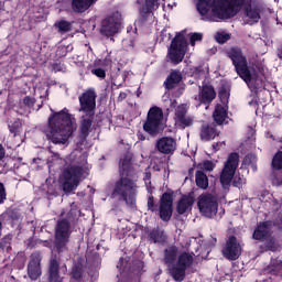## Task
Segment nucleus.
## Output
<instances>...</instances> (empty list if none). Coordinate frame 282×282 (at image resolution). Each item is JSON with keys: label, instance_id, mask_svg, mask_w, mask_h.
I'll return each instance as SVG.
<instances>
[{"label": "nucleus", "instance_id": "obj_1", "mask_svg": "<svg viewBox=\"0 0 282 282\" xmlns=\"http://www.w3.org/2000/svg\"><path fill=\"white\" fill-rule=\"evenodd\" d=\"M111 199L124 202L129 208H135L138 193H135V181L133 180V165L131 158L124 156L119 163V178L115 182Z\"/></svg>", "mask_w": 282, "mask_h": 282}, {"label": "nucleus", "instance_id": "obj_2", "mask_svg": "<svg viewBox=\"0 0 282 282\" xmlns=\"http://www.w3.org/2000/svg\"><path fill=\"white\" fill-rule=\"evenodd\" d=\"M226 56L230 58L236 73L242 80L254 91L259 89H265V70L263 67L258 66L257 69L250 72L248 66V58L243 55V51L239 46L230 47L226 51Z\"/></svg>", "mask_w": 282, "mask_h": 282}, {"label": "nucleus", "instance_id": "obj_3", "mask_svg": "<svg viewBox=\"0 0 282 282\" xmlns=\"http://www.w3.org/2000/svg\"><path fill=\"white\" fill-rule=\"evenodd\" d=\"M74 131H76V124L72 120V113H69V109L64 108L50 115L44 133L53 144H67V140L72 138Z\"/></svg>", "mask_w": 282, "mask_h": 282}, {"label": "nucleus", "instance_id": "obj_4", "mask_svg": "<svg viewBox=\"0 0 282 282\" xmlns=\"http://www.w3.org/2000/svg\"><path fill=\"white\" fill-rule=\"evenodd\" d=\"M246 0H197L196 8L202 17L212 12L216 19H235L243 10Z\"/></svg>", "mask_w": 282, "mask_h": 282}, {"label": "nucleus", "instance_id": "obj_5", "mask_svg": "<svg viewBox=\"0 0 282 282\" xmlns=\"http://www.w3.org/2000/svg\"><path fill=\"white\" fill-rule=\"evenodd\" d=\"M178 252L180 249L176 246L164 249L163 263L166 265L170 276L176 282H182L186 279V271L193 268L195 258L186 251L177 257Z\"/></svg>", "mask_w": 282, "mask_h": 282}, {"label": "nucleus", "instance_id": "obj_6", "mask_svg": "<svg viewBox=\"0 0 282 282\" xmlns=\"http://www.w3.org/2000/svg\"><path fill=\"white\" fill-rule=\"evenodd\" d=\"M96 98H98V94H96V89L94 88H88L78 97L79 111L85 113V116H82L79 126V138L83 142H85V140L89 138V133H91V126L94 124V118L96 116Z\"/></svg>", "mask_w": 282, "mask_h": 282}, {"label": "nucleus", "instance_id": "obj_7", "mask_svg": "<svg viewBox=\"0 0 282 282\" xmlns=\"http://www.w3.org/2000/svg\"><path fill=\"white\" fill-rule=\"evenodd\" d=\"M72 232H74V212L69 210L66 217L58 218L55 224L53 248L57 254L69 252Z\"/></svg>", "mask_w": 282, "mask_h": 282}, {"label": "nucleus", "instance_id": "obj_8", "mask_svg": "<svg viewBox=\"0 0 282 282\" xmlns=\"http://www.w3.org/2000/svg\"><path fill=\"white\" fill-rule=\"evenodd\" d=\"M237 169H239V153L231 152L228 155L227 161L225 162L220 173L221 186H230V184L232 183V186L239 188L240 186H243V184H246V177H243V175L241 174H236Z\"/></svg>", "mask_w": 282, "mask_h": 282}, {"label": "nucleus", "instance_id": "obj_9", "mask_svg": "<svg viewBox=\"0 0 282 282\" xmlns=\"http://www.w3.org/2000/svg\"><path fill=\"white\" fill-rule=\"evenodd\" d=\"M148 210L150 213H158L162 221L169 223L171 217H173V192H165L160 197L159 207L155 204V197L153 195L148 198Z\"/></svg>", "mask_w": 282, "mask_h": 282}, {"label": "nucleus", "instance_id": "obj_10", "mask_svg": "<svg viewBox=\"0 0 282 282\" xmlns=\"http://www.w3.org/2000/svg\"><path fill=\"white\" fill-rule=\"evenodd\" d=\"M63 177L62 189L68 194L74 193V191L80 186V182L87 176H85V167L80 165H69L64 169Z\"/></svg>", "mask_w": 282, "mask_h": 282}, {"label": "nucleus", "instance_id": "obj_11", "mask_svg": "<svg viewBox=\"0 0 282 282\" xmlns=\"http://www.w3.org/2000/svg\"><path fill=\"white\" fill-rule=\"evenodd\" d=\"M187 50L188 42L186 41V36L182 33H176L167 48V58L170 63H172V65H180V63L184 61Z\"/></svg>", "mask_w": 282, "mask_h": 282}, {"label": "nucleus", "instance_id": "obj_12", "mask_svg": "<svg viewBox=\"0 0 282 282\" xmlns=\"http://www.w3.org/2000/svg\"><path fill=\"white\" fill-rule=\"evenodd\" d=\"M162 120H164V110L158 106L151 107L148 111L147 120L143 123V131L155 138L160 133Z\"/></svg>", "mask_w": 282, "mask_h": 282}, {"label": "nucleus", "instance_id": "obj_13", "mask_svg": "<svg viewBox=\"0 0 282 282\" xmlns=\"http://www.w3.org/2000/svg\"><path fill=\"white\" fill-rule=\"evenodd\" d=\"M197 206L199 213L203 217L213 219L217 212L219 210V203L217 202V196L210 193H203L198 196Z\"/></svg>", "mask_w": 282, "mask_h": 282}, {"label": "nucleus", "instance_id": "obj_14", "mask_svg": "<svg viewBox=\"0 0 282 282\" xmlns=\"http://www.w3.org/2000/svg\"><path fill=\"white\" fill-rule=\"evenodd\" d=\"M122 25V15L119 12H115L101 21L100 34L109 39L116 36L120 32Z\"/></svg>", "mask_w": 282, "mask_h": 282}, {"label": "nucleus", "instance_id": "obj_15", "mask_svg": "<svg viewBox=\"0 0 282 282\" xmlns=\"http://www.w3.org/2000/svg\"><path fill=\"white\" fill-rule=\"evenodd\" d=\"M221 254L227 261H237L241 257V243L235 235L226 239L225 246L221 249Z\"/></svg>", "mask_w": 282, "mask_h": 282}, {"label": "nucleus", "instance_id": "obj_16", "mask_svg": "<svg viewBox=\"0 0 282 282\" xmlns=\"http://www.w3.org/2000/svg\"><path fill=\"white\" fill-rule=\"evenodd\" d=\"M41 261H43V257L40 251H35L31 254L28 263V275L31 281H36L40 279L41 274H43Z\"/></svg>", "mask_w": 282, "mask_h": 282}, {"label": "nucleus", "instance_id": "obj_17", "mask_svg": "<svg viewBox=\"0 0 282 282\" xmlns=\"http://www.w3.org/2000/svg\"><path fill=\"white\" fill-rule=\"evenodd\" d=\"M217 98V91L215 87L210 84H203L198 87V97H195V100H198L199 105H209Z\"/></svg>", "mask_w": 282, "mask_h": 282}, {"label": "nucleus", "instance_id": "obj_18", "mask_svg": "<svg viewBox=\"0 0 282 282\" xmlns=\"http://www.w3.org/2000/svg\"><path fill=\"white\" fill-rule=\"evenodd\" d=\"M177 149V141L173 137H162L155 142V150L162 155H173Z\"/></svg>", "mask_w": 282, "mask_h": 282}, {"label": "nucleus", "instance_id": "obj_19", "mask_svg": "<svg viewBox=\"0 0 282 282\" xmlns=\"http://www.w3.org/2000/svg\"><path fill=\"white\" fill-rule=\"evenodd\" d=\"M160 0H144L142 6L139 8V20L138 23L144 25L147 23L149 17L153 14L154 10L160 8Z\"/></svg>", "mask_w": 282, "mask_h": 282}, {"label": "nucleus", "instance_id": "obj_20", "mask_svg": "<svg viewBox=\"0 0 282 282\" xmlns=\"http://www.w3.org/2000/svg\"><path fill=\"white\" fill-rule=\"evenodd\" d=\"M273 226H276V224L272 220L260 221L253 230L252 239H254V241H263L267 237L272 235Z\"/></svg>", "mask_w": 282, "mask_h": 282}, {"label": "nucleus", "instance_id": "obj_21", "mask_svg": "<svg viewBox=\"0 0 282 282\" xmlns=\"http://www.w3.org/2000/svg\"><path fill=\"white\" fill-rule=\"evenodd\" d=\"M219 135L217 131V126L213 123L203 124L200 127L199 138L202 142H210V140H215Z\"/></svg>", "mask_w": 282, "mask_h": 282}, {"label": "nucleus", "instance_id": "obj_22", "mask_svg": "<svg viewBox=\"0 0 282 282\" xmlns=\"http://www.w3.org/2000/svg\"><path fill=\"white\" fill-rule=\"evenodd\" d=\"M48 282H63V278H61V262L56 259L50 261Z\"/></svg>", "mask_w": 282, "mask_h": 282}, {"label": "nucleus", "instance_id": "obj_23", "mask_svg": "<svg viewBox=\"0 0 282 282\" xmlns=\"http://www.w3.org/2000/svg\"><path fill=\"white\" fill-rule=\"evenodd\" d=\"M96 1L98 0H72L70 8L76 14H83L87 12Z\"/></svg>", "mask_w": 282, "mask_h": 282}, {"label": "nucleus", "instance_id": "obj_24", "mask_svg": "<svg viewBox=\"0 0 282 282\" xmlns=\"http://www.w3.org/2000/svg\"><path fill=\"white\" fill-rule=\"evenodd\" d=\"M182 73L180 70H171L163 85L167 91H171L172 89H175L178 84L182 83Z\"/></svg>", "mask_w": 282, "mask_h": 282}, {"label": "nucleus", "instance_id": "obj_25", "mask_svg": "<svg viewBox=\"0 0 282 282\" xmlns=\"http://www.w3.org/2000/svg\"><path fill=\"white\" fill-rule=\"evenodd\" d=\"M245 15L249 19V25H254L261 20V8L252 7V3H249L245 7Z\"/></svg>", "mask_w": 282, "mask_h": 282}, {"label": "nucleus", "instance_id": "obj_26", "mask_svg": "<svg viewBox=\"0 0 282 282\" xmlns=\"http://www.w3.org/2000/svg\"><path fill=\"white\" fill-rule=\"evenodd\" d=\"M195 204V198L191 195H183L176 205V213L178 215H184L188 208H193Z\"/></svg>", "mask_w": 282, "mask_h": 282}, {"label": "nucleus", "instance_id": "obj_27", "mask_svg": "<svg viewBox=\"0 0 282 282\" xmlns=\"http://www.w3.org/2000/svg\"><path fill=\"white\" fill-rule=\"evenodd\" d=\"M175 120L182 129L186 127H193V118L186 117V110L184 108H177L175 111Z\"/></svg>", "mask_w": 282, "mask_h": 282}, {"label": "nucleus", "instance_id": "obj_28", "mask_svg": "<svg viewBox=\"0 0 282 282\" xmlns=\"http://www.w3.org/2000/svg\"><path fill=\"white\" fill-rule=\"evenodd\" d=\"M213 118L216 124H224V122H226V118H228V110L226 109V106L217 104L213 112Z\"/></svg>", "mask_w": 282, "mask_h": 282}, {"label": "nucleus", "instance_id": "obj_29", "mask_svg": "<svg viewBox=\"0 0 282 282\" xmlns=\"http://www.w3.org/2000/svg\"><path fill=\"white\" fill-rule=\"evenodd\" d=\"M195 182L197 188H200L202 191L208 189V175H206V173L203 171H196Z\"/></svg>", "mask_w": 282, "mask_h": 282}, {"label": "nucleus", "instance_id": "obj_30", "mask_svg": "<svg viewBox=\"0 0 282 282\" xmlns=\"http://www.w3.org/2000/svg\"><path fill=\"white\" fill-rule=\"evenodd\" d=\"M268 274H273L274 276L281 274L282 272V261L279 259H272L271 263L264 269Z\"/></svg>", "mask_w": 282, "mask_h": 282}, {"label": "nucleus", "instance_id": "obj_31", "mask_svg": "<svg viewBox=\"0 0 282 282\" xmlns=\"http://www.w3.org/2000/svg\"><path fill=\"white\" fill-rule=\"evenodd\" d=\"M149 239L152 243H164L166 236H164V231L160 230V228H154L150 231Z\"/></svg>", "mask_w": 282, "mask_h": 282}, {"label": "nucleus", "instance_id": "obj_32", "mask_svg": "<svg viewBox=\"0 0 282 282\" xmlns=\"http://www.w3.org/2000/svg\"><path fill=\"white\" fill-rule=\"evenodd\" d=\"M265 252H276L279 250V241L272 235L263 239Z\"/></svg>", "mask_w": 282, "mask_h": 282}, {"label": "nucleus", "instance_id": "obj_33", "mask_svg": "<svg viewBox=\"0 0 282 282\" xmlns=\"http://www.w3.org/2000/svg\"><path fill=\"white\" fill-rule=\"evenodd\" d=\"M83 264H75L70 272L72 282H84L83 280Z\"/></svg>", "mask_w": 282, "mask_h": 282}, {"label": "nucleus", "instance_id": "obj_34", "mask_svg": "<svg viewBox=\"0 0 282 282\" xmlns=\"http://www.w3.org/2000/svg\"><path fill=\"white\" fill-rule=\"evenodd\" d=\"M55 28H57L59 34H65L67 32H72V22L67 20H61L55 23Z\"/></svg>", "mask_w": 282, "mask_h": 282}, {"label": "nucleus", "instance_id": "obj_35", "mask_svg": "<svg viewBox=\"0 0 282 282\" xmlns=\"http://www.w3.org/2000/svg\"><path fill=\"white\" fill-rule=\"evenodd\" d=\"M271 169H273V171H282V151H278L271 161Z\"/></svg>", "mask_w": 282, "mask_h": 282}, {"label": "nucleus", "instance_id": "obj_36", "mask_svg": "<svg viewBox=\"0 0 282 282\" xmlns=\"http://www.w3.org/2000/svg\"><path fill=\"white\" fill-rule=\"evenodd\" d=\"M218 98L221 105H228V100H230V90L226 86H221L218 91Z\"/></svg>", "mask_w": 282, "mask_h": 282}, {"label": "nucleus", "instance_id": "obj_37", "mask_svg": "<svg viewBox=\"0 0 282 282\" xmlns=\"http://www.w3.org/2000/svg\"><path fill=\"white\" fill-rule=\"evenodd\" d=\"M242 164H245V166H250L252 171H257V155L252 153L247 154Z\"/></svg>", "mask_w": 282, "mask_h": 282}, {"label": "nucleus", "instance_id": "obj_38", "mask_svg": "<svg viewBox=\"0 0 282 282\" xmlns=\"http://www.w3.org/2000/svg\"><path fill=\"white\" fill-rule=\"evenodd\" d=\"M21 127H23V123H21V119H15L8 124L10 133H12L14 137H17L18 133L21 131Z\"/></svg>", "mask_w": 282, "mask_h": 282}, {"label": "nucleus", "instance_id": "obj_39", "mask_svg": "<svg viewBox=\"0 0 282 282\" xmlns=\"http://www.w3.org/2000/svg\"><path fill=\"white\" fill-rule=\"evenodd\" d=\"M4 215L3 219H6V217L8 218V221L11 223V226H14V224H17V221H19L21 215L19 214V212L12 209L11 212L7 213V214H2Z\"/></svg>", "mask_w": 282, "mask_h": 282}, {"label": "nucleus", "instance_id": "obj_40", "mask_svg": "<svg viewBox=\"0 0 282 282\" xmlns=\"http://www.w3.org/2000/svg\"><path fill=\"white\" fill-rule=\"evenodd\" d=\"M90 72L94 76H97V78H100L101 80H105L107 78V72L105 70V68L97 67L93 68Z\"/></svg>", "mask_w": 282, "mask_h": 282}, {"label": "nucleus", "instance_id": "obj_41", "mask_svg": "<svg viewBox=\"0 0 282 282\" xmlns=\"http://www.w3.org/2000/svg\"><path fill=\"white\" fill-rule=\"evenodd\" d=\"M216 41L217 43H219L220 45H224V43H228V41H230V34L228 33H217L216 35Z\"/></svg>", "mask_w": 282, "mask_h": 282}, {"label": "nucleus", "instance_id": "obj_42", "mask_svg": "<svg viewBox=\"0 0 282 282\" xmlns=\"http://www.w3.org/2000/svg\"><path fill=\"white\" fill-rule=\"evenodd\" d=\"M23 105L28 107L29 109H32L34 105H36V99L34 97L25 96L23 98Z\"/></svg>", "mask_w": 282, "mask_h": 282}, {"label": "nucleus", "instance_id": "obj_43", "mask_svg": "<svg viewBox=\"0 0 282 282\" xmlns=\"http://www.w3.org/2000/svg\"><path fill=\"white\" fill-rule=\"evenodd\" d=\"M8 199V192L6 191V185L0 182V205Z\"/></svg>", "mask_w": 282, "mask_h": 282}, {"label": "nucleus", "instance_id": "obj_44", "mask_svg": "<svg viewBox=\"0 0 282 282\" xmlns=\"http://www.w3.org/2000/svg\"><path fill=\"white\" fill-rule=\"evenodd\" d=\"M204 39V35L202 33H193L189 37V43L192 46H195V43L197 41H202Z\"/></svg>", "mask_w": 282, "mask_h": 282}, {"label": "nucleus", "instance_id": "obj_45", "mask_svg": "<svg viewBox=\"0 0 282 282\" xmlns=\"http://www.w3.org/2000/svg\"><path fill=\"white\" fill-rule=\"evenodd\" d=\"M204 171H215V163L210 160H206L203 162Z\"/></svg>", "mask_w": 282, "mask_h": 282}, {"label": "nucleus", "instance_id": "obj_46", "mask_svg": "<svg viewBox=\"0 0 282 282\" xmlns=\"http://www.w3.org/2000/svg\"><path fill=\"white\" fill-rule=\"evenodd\" d=\"M63 67H65V65H63L62 63L52 64V69H54V72H63Z\"/></svg>", "mask_w": 282, "mask_h": 282}, {"label": "nucleus", "instance_id": "obj_47", "mask_svg": "<svg viewBox=\"0 0 282 282\" xmlns=\"http://www.w3.org/2000/svg\"><path fill=\"white\" fill-rule=\"evenodd\" d=\"M221 144H226V142H223V143L221 142H214L213 143L212 147H213L214 153H217V151H219V149H220L219 147H221Z\"/></svg>", "mask_w": 282, "mask_h": 282}, {"label": "nucleus", "instance_id": "obj_48", "mask_svg": "<svg viewBox=\"0 0 282 282\" xmlns=\"http://www.w3.org/2000/svg\"><path fill=\"white\" fill-rule=\"evenodd\" d=\"M6 158V148H3V144L0 143V162Z\"/></svg>", "mask_w": 282, "mask_h": 282}, {"label": "nucleus", "instance_id": "obj_49", "mask_svg": "<svg viewBox=\"0 0 282 282\" xmlns=\"http://www.w3.org/2000/svg\"><path fill=\"white\" fill-rule=\"evenodd\" d=\"M48 151L53 154L52 158H55V160H61V154H58L57 152H53L52 147H48Z\"/></svg>", "mask_w": 282, "mask_h": 282}, {"label": "nucleus", "instance_id": "obj_50", "mask_svg": "<svg viewBox=\"0 0 282 282\" xmlns=\"http://www.w3.org/2000/svg\"><path fill=\"white\" fill-rule=\"evenodd\" d=\"M25 268V260L20 261V263L17 265L18 270H23Z\"/></svg>", "mask_w": 282, "mask_h": 282}, {"label": "nucleus", "instance_id": "obj_51", "mask_svg": "<svg viewBox=\"0 0 282 282\" xmlns=\"http://www.w3.org/2000/svg\"><path fill=\"white\" fill-rule=\"evenodd\" d=\"M193 173H195V169H194V167H189V169H188V175H189V177H193Z\"/></svg>", "mask_w": 282, "mask_h": 282}, {"label": "nucleus", "instance_id": "obj_52", "mask_svg": "<svg viewBox=\"0 0 282 282\" xmlns=\"http://www.w3.org/2000/svg\"><path fill=\"white\" fill-rule=\"evenodd\" d=\"M119 97H120V98H127V94L121 93Z\"/></svg>", "mask_w": 282, "mask_h": 282}, {"label": "nucleus", "instance_id": "obj_53", "mask_svg": "<svg viewBox=\"0 0 282 282\" xmlns=\"http://www.w3.org/2000/svg\"><path fill=\"white\" fill-rule=\"evenodd\" d=\"M138 264L140 265V268H144V262L139 261Z\"/></svg>", "mask_w": 282, "mask_h": 282}, {"label": "nucleus", "instance_id": "obj_54", "mask_svg": "<svg viewBox=\"0 0 282 282\" xmlns=\"http://www.w3.org/2000/svg\"><path fill=\"white\" fill-rule=\"evenodd\" d=\"M280 223H281V227L280 228H282V214H281V217H280Z\"/></svg>", "mask_w": 282, "mask_h": 282}, {"label": "nucleus", "instance_id": "obj_55", "mask_svg": "<svg viewBox=\"0 0 282 282\" xmlns=\"http://www.w3.org/2000/svg\"><path fill=\"white\" fill-rule=\"evenodd\" d=\"M51 111H52L51 116H54V113H56L53 109H51Z\"/></svg>", "mask_w": 282, "mask_h": 282}, {"label": "nucleus", "instance_id": "obj_56", "mask_svg": "<svg viewBox=\"0 0 282 282\" xmlns=\"http://www.w3.org/2000/svg\"><path fill=\"white\" fill-rule=\"evenodd\" d=\"M66 54H67V51H64V56H66Z\"/></svg>", "mask_w": 282, "mask_h": 282}, {"label": "nucleus", "instance_id": "obj_57", "mask_svg": "<svg viewBox=\"0 0 282 282\" xmlns=\"http://www.w3.org/2000/svg\"><path fill=\"white\" fill-rule=\"evenodd\" d=\"M4 239H8V236H7V237H4Z\"/></svg>", "mask_w": 282, "mask_h": 282}]
</instances>
